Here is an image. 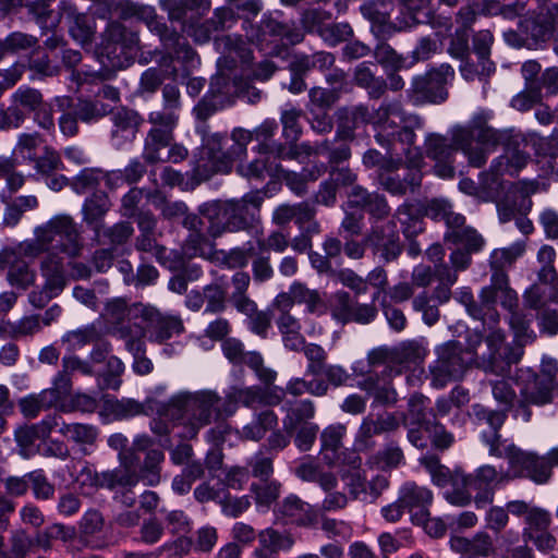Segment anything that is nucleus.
<instances>
[{
	"label": "nucleus",
	"instance_id": "f3484780",
	"mask_svg": "<svg viewBox=\"0 0 558 558\" xmlns=\"http://www.w3.org/2000/svg\"><path fill=\"white\" fill-rule=\"evenodd\" d=\"M411 150L417 149L421 159L418 162H414L411 159V153L408 154L407 149L403 150L402 145H397V151L387 150L390 156L393 155H404L409 168L407 172L401 177L399 173H387L381 174L379 178L380 185L391 195L402 196L407 194L409 191L413 192L416 187L421 185L423 174L421 172V166L423 165V154L421 151V147L415 146V143L410 146Z\"/></svg>",
	"mask_w": 558,
	"mask_h": 558
},
{
	"label": "nucleus",
	"instance_id": "58836bf2",
	"mask_svg": "<svg viewBox=\"0 0 558 558\" xmlns=\"http://www.w3.org/2000/svg\"><path fill=\"white\" fill-rule=\"evenodd\" d=\"M450 547L460 554H471L478 558L488 557L495 551L494 541L486 532H477L473 537L453 536L450 539Z\"/></svg>",
	"mask_w": 558,
	"mask_h": 558
},
{
	"label": "nucleus",
	"instance_id": "dca6fc26",
	"mask_svg": "<svg viewBox=\"0 0 558 558\" xmlns=\"http://www.w3.org/2000/svg\"><path fill=\"white\" fill-rule=\"evenodd\" d=\"M138 44L137 33L126 29L120 23L107 26V60L113 70L126 68L133 58V50Z\"/></svg>",
	"mask_w": 558,
	"mask_h": 558
},
{
	"label": "nucleus",
	"instance_id": "423d86ee",
	"mask_svg": "<svg viewBox=\"0 0 558 558\" xmlns=\"http://www.w3.org/2000/svg\"><path fill=\"white\" fill-rule=\"evenodd\" d=\"M163 109L151 111L148 122L151 124L144 144L143 156L146 161L154 163L160 159L159 149L170 146L173 130L178 124L175 110L180 107V92L175 85L167 84L162 88Z\"/></svg>",
	"mask_w": 558,
	"mask_h": 558
},
{
	"label": "nucleus",
	"instance_id": "37998d69",
	"mask_svg": "<svg viewBox=\"0 0 558 558\" xmlns=\"http://www.w3.org/2000/svg\"><path fill=\"white\" fill-rule=\"evenodd\" d=\"M69 32L72 38L82 45L89 43L95 34V20L85 13H80L71 5L65 8Z\"/></svg>",
	"mask_w": 558,
	"mask_h": 558
},
{
	"label": "nucleus",
	"instance_id": "603ef678",
	"mask_svg": "<svg viewBox=\"0 0 558 558\" xmlns=\"http://www.w3.org/2000/svg\"><path fill=\"white\" fill-rule=\"evenodd\" d=\"M354 81L374 99L380 98L387 89V82L383 77L376 76L367 62H362L355 68Z\"/></svg>",
	"mask_w": 558,
	"mask_h": 558
},
{
	"label": "nucleus",
	"instance_id": "052dcab7",
	"mask_svg": "<svg viewBox=\"0 0 558 558\" xmlns=\"http://www.w3.org/2000/svg\"><path fill=\"white\" fill-rule=\"evenodd\" d=\"M107 11L114 12L124 20L137 17L148 21L155 15L154 8L137 5L129 0H107Z\"/></svg>",
	"mask_w": 558,
	"mask_h": 558
},
{
	"label": "nucleus",
	"instance_id": "0e129e2a",
	"mask_svg": "<svg viewBox=\"0 0 558 558\" xmlns=\"http://www.w3.org/2000/svg\"><path fill=\"white\" fill-rule=\"evenodd\" d=\"M144 412V407L133 399H117L107 396V418L125 420Z\"/></svg>",
	"mask_w": 558,
	"mask_h": 558
},
{
	"label": "nucleus",
	"instance_id": "a18cd8bd",
	"mask_svg": "<svg viewBox=\"0 0 558 558\" xmlns=\"http://www.w3.org/2000/svg\"><path fill=\"white\" fill-rule=\"evenodd\" d=\"M43 142V136L37 132L20 134L13 148V158H11L14 161V167L16 165H33L37 160V149Z\"/></svg>",
	"mask_w": 558,
	"mask_h": 558
},
{
	"label": "nucleus",
	"instance_id": "6e6d98bb",
	"mask_svg": "<svg viewBox=\"0 0 558 558\" xmlns=\"http://www.w3.org/2000/svg\"><path fill=\"white\" fill-rule=\"evenodd\" d=\"M434 279L438 282L434 290V296L440 303H446L450 299L452 286L458 280V272L447 263L436 264Z\"/></svg>",
	"mask_w": 558,
	"mask_h": 558
},
{
	"label": "nucleus",
	"instance_id": "5fc2aeb1",
	"mask_svg": "<svg viewBox=\"0 0 558 558\" xmlns=\"http://www.w3.org/2000/svg\"><path fill=\"white\" fill-rule=\"evenodd\" d=\"M105 180V172L101 168H84L71 179V189L76 194H104L97 193L98 187Z\"/></svg>",
	"mask_w": 558,
	"mask_h": 558
},
{
	"label": "nucleus",
	"instance_id": "49530a36",
	"mask_svg": "<svg viewBox=\"0 0 558 558\" xmlns=\"http://www.w3.org/2000/svg\"><path fill=\"white\" fill-rule=\"evenodd\" d=\"M545 11V19H534L527 26V33L531 38L537 43H545L553 34L556 24L558 23V3H550L549 5L539 7Z\"/></svg>",
	"mask_w": 558,
	"mask_h": 558
},
{
	"label": "nucleus",
	"instance_id": "c85d7f7f",
	"mask_svg": "<svg viewBox=\"0 0 558 558\" xmlns=\"http://www.w3.org/2000/svg\"><path fill=\"white\" fill-rule=\"evenodd\" d=\"M281 411L283 432L293 435L295 428L312 423L316 414V405L311 399H284Z\"/></svg>",
	"mask_w": 558,
	"mask_h": 558
},
{
	"label": "nucleus",
	"instance_id": "79ce46f5",
	"mask_svg": "<svg viewBox=\"0 0 558 558\" xmlns=\"http://www.w3.org/2000/svg\"><path fill=\"white\" fill-rule=\"evenodd\" d=\"M367 376L360 383V388L374 398V403L393 405L398 401L396 389L389 384H380L378 373L366 372Z\"/></svg>",
	"mask_w": 558,
	"mask_h": 558
},
{
	"label": "nucleus",
	"instance_id": "4468645a",
	"mask_svg": "<svg viewBox=\"0 0 558 558\" xmlns=\"http://www.w3.org/2000/svg\"><path fill=\"white\" fill-rule=\"evenodd\" d=\"M462 345L457 341H449L437 349V360L430 365L432 385L437 389L444 388L452 380L462 378L468 361Z\"/></svg>",
	"mask_w": 558,
	"mask_h": 558
},
{
	"label": "nucleus",
	"instance_id": "2eb2a0df",
	"mask_svg": "<svg viewBox=\"0 0 558 558\" xmlns=\"http://www.w3.org/2000/svg\"><path fill=\"white\" fill-rule=\"evenodd\" d=\"M478 298L482 300V304L486 306L487 324H496L499 319L495 310L497 301L509 313L518 310V294L509 287L508 276L504 271L492 274L490 284L481 290Z\"/></svg>",
	"mask_w": 558,
	"mask_h": 558
},
{
	"label": "nucleus",
	"instance_id": "473e14b6",
	"mask_svg": "<svg viewBox=\"0 0 558 558\" xmlns=\"http://www.w3.org/2000/svg\"><path fill=\"white\" fill-rule=\"evenodd\" d=\"M362 15L373 23V29L378 28V32L384 35H391L393 32L411 28L416 25V19L413 13L407 14L404 19H397L398 24L392 25L388 22L387 10L383 9L377 1H367L360 7Z\"/></svg>",
	"mask_w": 558,
	"mask_h": 558
},
{
	"label": "nucleus",
	"instance_id": "bb28decb",
	"mask_svg": "<svg viewBox=\"0 0 558 558\" xmlns=\"http://www.w3.org/2000/svg\"><path fill=\"white\" fill-rule=\"evenodd\" d=\"M398 496L408 512L411 513L413 523H422L427 519V515H430L429 507L434 497L432 490L427 487L420 486L414 482H407L401 486Z\"/></svg>",
	"mask_w": 558,
	"mask_h": 558
},
{
	"label": "nucleus",
	"instance_id": "a211bd4d",
	"mask_svg": "<svg viewBox=\"0 0 558 558\" xmlns=\"http://www.w3.org/2000/svg\"><path fill=\"white\" fill-rule=\"evenodd\" d=\"M490 329L486 337L489 349V369L496 375L504 376L510 373L512 364L521 361L524 349L522 343L505 344V332L493 327Z\"/></svg>",
	"mask_w": 558,
	"mask_h": 558
},
{
	"label": "nucleus",
	"instance_id": "e433bc0d",
	"mask_svg": "<svg viewBox=\"0 0 558 558\" xmlns=\"http://www.w3.org/2000/svg\"><path fill=\"white\" fill-rule=\"evenodd\" d=\"M232 145L226 149L225 155L217 161L216 169L220 173H229L235 160L242 159L247 151V145L253 141V133L244 129H234L231 133Z\"/></svg>",
	"mask_w": 558,
	"mask_h": 558
},
{
	"label": "nucleus",
	"instance_id": "1a4fd4ad",
	"mask_svg": "<svg viewBox=\"0 0 558 558\" xmlns=\"http://www.w3.org/2000/svg\"><path fill=\"white\" fill-rule=\"evenodd\" d=\"M145 304L131 303L124 298L107 301V335L123 340L144 337L142 315Z\"/></svg>",
	"mask_w": 558,
	"mask_h": 558
},
{
	"label": "nucleus",
	"instance_id": "774afa93",
	"mask_svg": "<svg viewBox=\"0 0 558 558\" xmlns=\"http://www.w3.org/2000/svg\"><path fill=\"white\" fill-rule=\"evenodd\" d=\"M489 384L493 398L498 403L499 409L505 410L506 413L511 410L515 411L519 399L512 385L506 379L492 380Z\"/></svg>",
	"mask_w": 558,
	"mask_h": 558
},
{
	"label": "nucleus",
	"instance_id": "cd10ccee",
	"mask_svg": "<svg viewBox=\"0 0 558 558\" xmlns=\"http://www.w3.org/2000/svg\"><path fill=\"white\" fill-rule=\"evenodd\" d=\"M112 128L110 131V141L113 147L120 149L131 144L135 138L140 125L137 112L128 108L113 109L109 113Z\"/></svg>",
	"mask_w": 558,
	"mask_h": 558
},
{
	"label": "nucleus",
	"instance_id": "b1692460",
	"mask_svg": "<svg viewBox=\"0 0 558 558\" xmlns=\"http://www.w3.org/2000/svg\"><path fill=\"white\" fill-rule=\"evenodd\" d=\"M365 244L386 263L397 259L402 252L399 232L393 221L373 225L365 236Z\"/></svg>",
	"mask_w": 558,
	"mask_h": 558
},
{
	"label": "nucleus",
	"instance_id": "39448f33",
	"mask_svg": "<svg viewBox=\"0 0 558 558\" xmlns=\"http://www.w3.org/2000/svg\"><path fill=\"white\" fill-rule=\"evenodd\" d=\"M557 372L558 364L553 359L542 360L539 374L530 367H520L515 371V383L520 390L515 417L529 422L532 416L530 405L543 407L553 402Z\"/></svg>",
	"mask_w": 558,
	"mask_h": 558
},
{
	"label": "nucleus",
	"instance_id": "ea45409f",
	"mask_svg": "<svg viewBox=\"0 0 558 558\" xmlns=\"http://www.w3.org/2000/svg\"><path fill=\"white\" fill-rule=\"evenodd\" d=\"M236 171L240 175L248 180L262 181L266 177L277 178L283 172L280 162L270 160L269 156L258 155L254 160L246 163H239Z\"/></svg>",
	"mask_w": 558,
	"mask_h": 558
},
{
	"label": "nucleus",
	"instance_id": "a878e982",
	"mask_svg": "<svg viewBox=\"0 0 558 558\" xmlns=\"http://www.w3.org/2000/svg\"><path fill=\"white\" fill-rule=\"evenodd\" d=\"M400 423L393 413H385L377 416H365L355 434V446L359 450H369L375 447L374 437L383 433L398 429Z\"/></svg>",
	"mask_w": 558,
	"mask_h": 558
},
{
	"label": "nucleus",
	"instance_id": "680f3d73",
	"mask_svg": "<svg viewBox=\"0 0 558 558\" xmlns=\"http://www.w3.org/2000/svg\"><path fill=\"white\" fill-rule=\"evenodd\" d=\"M253 254L254 247L251 243H247V246L233 247L229 251L217 250L213 263L228 268H242L247 265Z\"/></svg>",
	"mask_w": 558,
	"mask_h": 558
},
{
	"label": "nucleus",
	"instance_id": "9d476101",
	"mask_svg": "<svg viewBox=\"0 0 558 558\" xmlns=\"http://www.w3.org/2000/svg\"><path fill=\"white\" fill-rule=\"evenodd\" d=\"M454 78V70L448 63L432 68L427 72L413 77L408 98L414 105L441 104L448 98L447 86Z\"/></svg>",
	"mask_w": 558,
	"mask_h": 558
},
{
	"label": "nucleus",
	"instance_id": "f257e3e1",
	"mask_svg": "<svg viewBox=\"0 0 558 558\" xmlns=\"http://www.w3.org/2000/svg\"><path fill=\"white\" fill-rule=\"evenodd\" d=\"M493 111H476L465 125H454L448 131L449 137L439 133H427L424 138L423 157L432 159L434 173L441 179L456 174V151L460 150L469 166L482 168L497 146L505 143L509 134L489 125Z\"/></svg>",
	"mask_w": 558,
	"mask_h": 558
},
{
	"label": "nucleus",
	"instance_id": "f03ea898",
	"mask_svg": "<svg viewBox=\"0 0 558 558\" xmlns=\"http://www.w3.org/2000/svg\"><path fill=\"white\" fill-rule=\"evenodd\" d=\"M344 119L348 123L357 128L361 124L371 123L378 128L375 135L376 142L387 150L397 151V145H402L403 150L411 151V159L418 162L421 155L417 149L411 150L416 142L414 130L424 128V120L418 114L408 113L399 100H385L378 109L369 110L365 105H357L344 110Z\"/></svg>",
	"mask_w": 558,
	"mask_h": 558
},
{
	"label": "nucleus",
	"instance_id": "7ed1b4c3",
	"mask_svg": "<svg viewBox=\"0 0 558 558\" xmlns=\"http://www.w3.org/2000/svg\"><path fill=\"white\" fill-rule=\"evenodd\" d=\"M163 415L171 420L173 427L182 429L179 436L183 439H193L205 426L227 418L222 397L211 389L172 395L163 404Z\"/></svg>",
	"mask_w": 558,
	"mask_h": 558
},
{
	"label": "nucleus",
	"instance_id": "20e7f679",
	"mask_svg": "<svg viewBox=\"0 0 558 558\" xmlns=\"http://www.w3.org/2000/svg\"><path fill=\"white\" fill-rule=\"evenodd\" d=\"M265 195L262 191H251L239 199L210 201L198 207L206 220L207 233L218 239L225 233L245 231L258 220V213Z\"/></svg>",
	"mask_w": 558,
	"mask_h": 558
},
{
	"label": "nucleus",
	"instance_id": "4be33fe9",
	"mask_svg": "<svg viewBox=\"0 0 558 558\" xmlns=\"http://www.w3.org/2000/svg\"><path fill=\"white\" fill-rule=\"evenodd\" d=\"M141 322L144 337L153 342L161 343L183 331V323L178 316L162 314L149 304H145Z\"/></svg>",
	"mask_w": 558,
	"mask_h": 558
},
{
	"label": "nucleus",
	"instance_id": "72a5a7b5",
	"mask_svg": "<svg viewBox=\"0 0 558 558\" xmlns=\"http://www.w3.org/2000/svg\"><path fill=\"white\" fill-rule=\"evenodd\" d=\"M223 76H216L211 80L209 92L195 106L194 113L198 120L205 121L216 111L223 108L225 102L231 96V89L225 85Z\"/></svg>",
	"mask_w": 558,
	"mask_h": 558
},
{
	"label": "nucleus",
	"instance_id": "ddd939ff",
	"mask_svg": "<svg viewBox=\"0 0 558 558\" xmlns=\"http://www.w3.org/2000/svg\"><path fill=\"white\" fill-rule=\"evenodd\" d=\"M44 284L28 294V302L35 308H44L52 299L59 296L68 284L63 258L50 252L40 262Z\"/></svg>",
	"mask_w": 558,
	"mask_h": 558
},
{
	"label": "nucleus",
	"instance_id": "09e8293b",
	"mask_svg": "<svg viewBox=\"0 0 558 558\" xmlns=\"http://www.w3.org/2000/svg\"><path fill=\"white\" fill-rule=\"evenodd\" d=\"M238 311L246 316L245 324L251 332L265 339L271 328V316L268 312L258 311L254 301H244Z\"/></svg>",
	"mask_w": 558,
	"mask_h": 558
},
{
	"label": "nucleus",
	"instance_id": "2f4dec72",
	"mask_svg": "<svg viewBox=\"0 0 558 558\" xmlns=\"http://www.w3.org/2000/svg\"><path fill=\"white\" fill-rule=\"evenodd\" d=\"M278 519L286 524L311 526L316 521V512L311 505L302 501L296 495L287 496L275 509Z\"/></svg>",
	"mask_w": 558,
	"mask_h": 558
},
{
	"label": "nucleus",
	"instance_id": "de8ad7c7",
	"mask_svg": "<svg viewBox=\"0 0 558 558\" xmlns=\"http://www.w3.org/2000/svg\"><path fill=\"white\" fill-rule=\"evenodd\" d=\"M135 247L138 252L155 257L161 266L168 269H177L180 266L178 262L171 260L173 252H169L166 246L157 242L156 234H138Z\"/></svg>",
	"mask_w": 558,
	"mask_h": 558
},
{
	"label": "nucleus",
	"instance_id": "9b49d317",
	"mask_svg": "<svg viewBox=\"0 0 558 558\" xmlns=\"http://www.w3.org/2000/svg\"><path fill=\"white\" fill-rule=\"evenodd\" d=\"M244 29L247 38L260 49L277 41L294 46L304 40L303 32L293 21L283 22L272 13L264 14L257 24L244 25Z\"/></svg>",
	"mask_w": 558,
	"mask_h": 558
},
{
	"label": "nucleus",
	"instance_id": "bf43d9fd",
	"mask_svg": "<svg viewBox=\"0 0 558 558\" xmlns=\"http://www.w3.org/2000/svg\"><path fill=\"white\" fill-rule=\"evenodd\" d=\"M163 460L165 454L161 450L149 449L140 468V474H136L138 481L142 480L148 486L158 485L160 482L161 463Z\"/></svg>",
	"mask_w": 558,
	"mask_h": 558
},
{
	"label": "nucleus",
	"instance_id": "6ab92c4d",
	"mask_svg": "<svg viewBox=\"0 0 558 558\" xmlns=\"http://www.w3.org/2000/svg\"><path fill=\"white\" fill-rule=\"evenodd\" d=\"M104 338L105 319H102L100 315L99 318L88 325L66 331L62 336L61 342L69 352H75L87 344H93L94 349L90 353V360L96 363H101L105 360L102 349Z\"/></svg>",
	"mask_w": 558,
	"mask_h": 558
},
{
	"label": "nucleus",
	"instance_id": "4d7b16f0",
	"mask_svg": "<svg viewBox=\"0 0 558 558\" xmlns=\"http://www.w3.org/2000/svg\"><path fill=\"white\" fill-rule=\"evenodd\" d=\"M493 43L494 36L488 29L478 31L473 36V51L478 58L482 73L486 75H490L496 70L495 63L489 60Z\"/></svg>",
	"mask_w": 558,
	"mask_h": 558
},
{
	"label": "nucleus",
	"instance_id": "f704fd0d",
	"mask_svg": "<svg viewBox=\"0 0 558 558\" xmlns=\"http://www.w3.org/2000/svg\"><path fill=\"white\" fill-rule=\"evenodd\" d=\"M128 438L122 434L111 435L108 439V445L116 450H119V459L124 466V471L114 473L112 481L123 486H135L138 483V477L134 470L135 464L138 461L137 456L133 449L128 447Z\"/></svg>",
	"mask_w": 558,
	"mask_h": 558
},
{
	"label": "nucleus",
	"instance_id": "c9c22d12",
	"mask_svg": "<svg viewBox=\"0 0 558 558\" xmlns=\"http://www.w3.org/2000/svg\"><path fill=\"white\" fill-rule=\"evenodd\" d=\"M160 7L172 21L184 23L191 19L204 16L210 9V0H160Z\"/></svg>",
	"mask_w": 558,
	"mask_h": 558
},
{
	"label": "nucleus",
	"instance_id": "7c9ffc66",
	"mask_svg": "<svg viewBox=\"0 0 558 558\" xmlns=\"http://www.w3.org/2000/svg\"><path fill=\"white\" fill-rule=\"evenodd\" d=\"M445 222L448 227L445 239L456 245H465L471 251H481L484 246V239L473 228L465 227V218L461 214L449 210Z\"/></svg>",
	"mask_w": 558,
	"mask_h": 558
},
{
	"label": "nucleus",
	"instance_id": "864d4df0",
	"mask_svg": "<svg viewBox=\"0 0 558 558\" xmlns=\"http://www.w3.org/2000/svg\"><path fill=\"white\" fill-rule=\"evenodd\" d=\"M331 12L323 8H306L301 10L298 25L299 29L305 34L317 35L323 33L327 22L331 21Z\"/></svg>",
	"mask_w": 558,
	"mask_h": 558
},
{
	"label": "nucleus",
	"instance_id": "4c0bfd02",
	"mask_svg": "<svg viewBox=\"0 0 558 558\" xmlns=\"http://www.w3.org/2000/svg\"><path fill=\"white\" fill-rule=\"evenodd\" d=\"M83 222L94 231L95 240L100 242L105 234V194H93L83 203L82 206Z\"/></svg>",
	"mask_w": 558,
	"mask_h": 558
},
{
	"label": "nucleus",
	"instance_id": "aec40b11",
	"mask_svg": "<svg viewBox=\"0 0 558 558\" xmlns=\"http://www.w3.org/2000/svg\"><path fill=\"white\" fill-rule=\"evenodd\" d=\"M508 454V470L505 474L510 475V480L515 477H529L535 483L543 484L550 477V470L544 457H537L534 453L524 452L518 447L510 448Z\"/></svg>",
	"mask_w": 558,
	"mask_h": 558
},
{
	"label": "nucleus",
	"instance_id": "3c124183",
	"mask_svg": "<svg viewBox=\"0 0 558 558\" xmlns=\"http://www.w3.org/2000/svg\"><path fill=\"white\" fill-rule=\"evenodd\" d=\"M429 399L421 393H414L408 401V412L404 415L403 424H423L425 428L432 426L436 418L433 410H428Z\"/></svg>",
	"mask_w": 558,
	"mask_h": 558
},
{
	"label": "nucleus",
	"instance_id": "8fccbe9b",
	"mask_svg": "<svg viewBox=\"0 0 558 558\" xmlns=\"http://www.w3.org/2000/svg\"><path fill=\"white\" fill-rule=\"evenodd\" d=\"M278 425V416L271 410H264L255 414L253 421L241 430V437L246 440L258 441L268 430H274Z\"/></svg>",
	"mask_w": 558,
	"mask_h": 558
},
{
	"label": "nucleus",
	"instance_id": "c756f323",
	"mask_svg": "<svg viewBox=\"0 0 558 558\" xmlns=\"http://www.w3.org/2000/svg\"><path fill=\"white\" fill-rule=\"evenodd\" d=\"M155 29L158 32L162 46L167 51V56L163 57L162 61L163 65L170 66L173 59L183 62L193 61L195 51L184 36L161 23H157Z\"/></svg>",
	"mask_w": 558,
	"mask_h": 558
},
{
	"label": "nucleus",
	"instance_id": "0eeeda50",
	"mask_svg": "<svg viewBox=\"0 0 558 558\" xmlns=\"http://www.w3.org/2000/svg\"><path fill=\"white\" fill-rule=\"evenodd\" d=\"M35 234L43 248L61 252L76 257L82 250L81 232L70 215H56L44 226L36 228Z\"/></svg>",
	"mask_w": 558,
	"mask_h": 558
},
{
	"label": "nucleus",
	"instance_id": "a19ab883",
	"mask_svg": "<svg viewBox=\"0 0 558 558\" xmlns=\"http://www.w3.org/2000/svg\"><path fill=\"white\" fill-rule=\"evenodd\" d=\"M207 231L189 233L182 245L181 255L187 258L201 257L213 262L217 252L215 241Z\"/></svg>",
	"mask_w": 558,
	"mask_h": 558
},
{
	"label": "nucleus",
	"instance_id": "69168bd1",
	"mask_svg": "<svg viewBox=\"0 0 558 558\" xmlns=\"http://www.w3.org/2000/svg\"><path fill=\"white\" fill-rule=\"evenodd\" d=\"M395 217L402 226V232L405 238L410 239L423 231V221L412 204L404 203L400 205Z\"/></svg>",
	"mask_w": 558,
	"mask_h": 558
},
{
	"label": "nucleus",
	"instance_id": "c03bdc74",
	"mask_svg": "<svg viewBox=\"0 0 558 558\" xmlns=\"http://www.w3.org/2000/svg\"><path fill=\"white\" fill-rule=\"evenodd\" d=\"M276 324L284 348L293 352H301L306 340L301 333L300 322L291 314H280Z\"/></svg>",
	"mask_w": 558,
	"mask_h": 558
},
{
	"label": "nucleus",
	"instance_id": "338daca9",
	"mask_svg": "<svg viewBox=\"0 0 558 558\" xmlns=\"http://www.w3.org/2000/svg\"><path fill=\"white\" fill-rule=\"evenodd\" d=\"M257 537L259 545L276 553L289 551L295 543L290 533L279 532L272 527L262 530Z\"/></svg>",
	"mask_w": 558,
	"mask_h": 558
},
{
	"label": "nucleus",
	"instance_id": "f8f14e48",
	"mask_svg": "<svg viewBox=\"0 0 558 558\" xmlns=\"http://www.w3.org/2000/svg\"><path fill=\"white\" fill-rule=\"evenodd\" d=\"M216 50L221 54L217 61L220 74L227 80L250 66L253 51L241 35H222L215 38Z\"/></svg>",
	"mask_w": 558,
	"mask_h": 558
},
{
	"label": "nucleus",
	"instance_id": "13d9d810",
	"mask_svg": "<svg viewBox=\"0 0 558 558\" xmlns=\"http://www.w3.org/2000/svg\"><path fill=\"white\" fill-rule=\"evenodd\" d=\"M222 400L225 412L227 413V417H229L235 412L238 403L252 407L260 400V395L259 390L255 387H231Z\"/></svg>",
	"mask_w": 558,
	"mask_h": 558
},
{
	"label": "nucleus",
	"instance_id": "e2e57ef3",
	"mask_svg": "<svg viewBox=\"0 0 558 558\" xmlns=\"http://www.w3.org/2000/svg\"><path fill=\"white\" fill-rule=\"evenodd\" d=\"M470 415L474 418L476 424H486L490 428V432L499 433V429L505 424L508 413L500 409H489L483 404L475 403L471 407Z\"/></svg>",
	"mask_w": 558,
	"mask_h": 558
},
{
	"label": "nucleus",
	"instance_id": "393cba45",
	"mask_svg": "<svg viewBox=\"0 0 558 558\" xmlns=\"http://www.w3.org/2000/svg\"><path fill=\"white\" fill-rule=\"evenodd\" d=\"M506 131L509 134L508 140L497 146H504V154L493 159L488 172L481 173V178L492 175L493 181H496L504 174L517 175L529 163L530 156L511 145V131Z\"/></svg>",
	"mask_w": 558,
	"mask_h": 558
},
{
	"label": "nucleus",
	"instance_id": "5701e85b",
	"mask_svg": "<svg viewBox=\"0 0 558 558\" xmlns=\"http://www.w3.org/2000/svg\"><path fill=\"white\" fill-rule=\"evenodd\" d=\"M196 132L202 137V148L196 165L197 172L205 177L220 172L216 169V163L226 153L227 135L219 132H210L208 124L198 125Z\"/></svg>",
	"mask_w": 558,
	"mask_h": 558
},
{
	"label": "nucleus",
	"instance_id": "6e6552de",
	"mask_svg": "<svg viewBox=\"0 0 558 558\" xmlns=\"http://www.w3.org/2000/svg\"><path fill=\"white\" fill-rule=\"evenodd\" d=\"M426 355V349L416 340H407L388 349L380 348L368 354V363L375 367L384 365L381 378L395 377L418 365Z\"/></svg>",
	"mask_w": 558,
	"mask_h": 558
},
{
	"label": "nucleus",
	"instance_id": "412c9836",
	"mask_svg": "<svg viewBox=\"0 0 558 558\" xmlns=\"http://www.w3.org/2000/svg\"><path fill=\"white\" fill-rule=\"evenodd\" d=\"M470 487L476 492L474 501L477 508H484L494 500L495 490L510 481V475L504 470L497 471L495 466L485 464L477 468L474 473L468 474Z\"/></svg>",
	"mask_w": 558,
	"mask_h": 558
}]
</instances>
